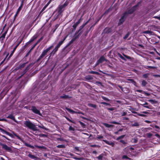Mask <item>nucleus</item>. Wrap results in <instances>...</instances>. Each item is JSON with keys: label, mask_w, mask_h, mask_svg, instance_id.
<instances>
[{"label": "nucleus", "mask_w": 160, "mask_h": 160, "mask_svg": "<svg viewBox=\"0 0 160 160\" xmlns=\"http://www.w3.org/2000/svg\"><path fill=\"white\" fill-rule=\"evenodd\" d=\"M24 123L27 127L33 131H35L37 130V128L36 127V125L29 121H26L24 122Z\"/></svg>", "instance_id": "1"}, {"label": "nucleus", "mask_w": 160, "mask_h": 160, "mask_svg": "<svg viewBox=\"0 0 160 160\" xmlns=\"http://www.w3.org/2000/svg\"><path fill=\"white\" fill-rule=\"evenodd\" d=\"M67 36L65 37L62 40L59 42L56 46L55 48L53 50L52 52L51 53V54L53 53V54H55V53L57 51L58 48L63 43L64 40L67 38Z\"/></svg>", "instance_id": "2"}, {"label": "nucleus", "mask_w": 160, "mask_h": 160, "mask_svg": "<svg viewBox=\"0 0 160 160\" xmlns=\"http://www.w3.org/2000/svg\"><path fill=\"white\" fill-rule=\"evenodd\" d=\"M53 47V46H51L50 47L47 48L46 49L44 50L43 51L42 54L40 56L39 59H40L43 58L45 56V55Z\"/></svg>", "instance_id": "3"}, {"label": "nucleus", "mask_w": 160, "mask_h": 160, "mask_svg": "<svg viewBox=\"0 0 160 160\" xmlns=\"http://www.w3.org/2000/svg\"><path fill=\"white\" fill-rule=\"evenodd\" d=\"M127 17V13H124L123 15L121 18L119 20L118 24L119 25L122 24L125 21L126 18Z\"/></svg>", "instance_id": "4"}, {"label": "nucleus", "mask_w": 160, "mask_h": 160, "mask_svg": "<svg viewBox=\"0 0 160 160\" xmlns=\"http://www.w3.org/2000/svg\"><path fill=\"white\" fill-rule=\"evenodd\" d=\"M138 6V5H136L129 9L127 11L125 12V13H127V16L129 14H131L133 13L136 10Z\"/></svg>", "instance_id": "5"}, {"label": "nucleus", "mask_w": 160, "mask_h": 160, "mask_svg": "<svg viewBox=\"0 0 160 160\" xmlns=\"http://www.w3.org/2000/svg\"><path fill=\"white\" fill-rule=\"evenodd\" d=\"M133 151V147H128L126 148L124 150V151L127 154H130L132 155Z\"/></svg>", "instance_id": "6"}, {"label": "nucleus", "mask_w": 160, "mask_h": 160, "mask_svg": "<svg viewBox=\"0 0 160 160\" xmlns=\"http://www.w3.org/2000/svg\"><path fill=\"white\" fill-rule=\"evenodd\" d=\"M0 145L2 147V148L5 150L10 151L11 150V148L10 147H8L7 145L3 144L2 143H0Z\"/></svg>", "instance_id": "7"}, {"label": "nucleus", "mask_w": 160, "mask_h": 160, "mask_svg": "<svg viewBox=\"0 0 160 160\" xmlns=\"http://www.w3.org/2000/svg\"><path fill=\"white\" fill-rule=\"evenodd\" d=\"M30 110H31L33 112L36 114H40V111L38 110L34 106H32V108Z\"/></svg>", "instance_id": "8"}, {"label": "nucleus", "mask_w": 160, "mask_h": 160, "mask_svg": "<svg viewBox=\"0 0 160 160\" xmlns=\"http://www.w3.org/2000/svg\"><path fill=\"white\" fill-rule=\"evenodd\" d=\"M140 149H139V150L137 149L136 148L133 147V151H132V155L135 156L136 155L138 152V151L140 150Z\"/></svg>", "instance_id": "9"}, {"label": "nucleus", "mask_w": 160, "mask_h": 160, "mask_svg": "<svg viewBox=\"0 0 160 160\" xmlns=\"http://www.w3.org/2000/svg\"><path fill=\"white\" fill-rule=\"evenodd\" d=\"M104 32L105 33H108L112 31V29L111 28H106L104 30Z\"/></svg>", "instance_id": "10"}, {"label": "nucleus", "mask_w": 160, "mask_h": 160, "mask_svg": "<svg viewBox=\"0 0 160 160\" xmlns=\"http://www.w3.org/2000/svg\"><path fill=\"white\" fill-rule=\"evenodd\" d=\"M104 60H105V58L103 56H102L98 60L97 62V63L96 64V66L98 64H99V63L102 62H103Z\"/></svg>", "instance_id": "11"}, {"label": "nucleus", "mask_w": 160, "mask_h": 160, "mask_svg": "<svg viewBox=\"0 0 160 160\" xmlns=\"http://www.w3.org/2000/svg\"><path fill=\"white\" fill-rule=\"evenodd\" d=\"M103 141L106 143L108 145H111L112 147H113L114 146V143L113 142H112L109 141H108L107 140H103Z\"/></svg>", "instance_id": "12"}, {"label": "nucleus", "mask_w": 160, "mask_h": 160, "mask_svg": "<svg viewBox=\"0 0 160 160\" xmlns=\"http://www.w3.org/2000/svg\"><path fill=\"white\" fill-rule=\"evenodd\" d=\"M140 125V124L139 123L136 122V121H134L132 122V127H138Z\"/></svg>", "instance_id": "13"}, {"label": "nucleus", "mask_w": 160, "mask_h": 160, "mask_svg": "<svg viewBox=\"0 0 160 160\" xmlns=\"http://www.w3.org/2000/svg\"><path fill=\"white\" fill-rule=\"evenodd\" d=\"M22 3H23V2H22L21 5H20V6L18 8V10L17 11V12H16V13L15 14V17H16L17 16L18 14V13H19V12L21 10V8H22Z\"/></svg>", "instance_id": "14"}, {"label": "nucleus", "mask_w": 160, "mask_h": 160, "mask_svg": "<svg viewBox=\"0 0 160 160\" xmlns=\"http://www.w3.org/2000/svg\"><path fill=\"white\" fill-rule=\"evenodd\" d=\"M20 42H19L15 47L13 49V51H12V52H11V53L10 54V55H9V57H11L12 55L13 54L15 51L16 49L17 48L18 46L20 44Z\"/></svg>", "instance_id": "15"}, {"label": "nucleus", "mask_w": 160, "mask_h": 160, "mask_svg": "<svg viewBox=\"0 0 160 160\" xmlns=\"http://www.w3.org/2000/svg\"><path fill=\"white\" fill-rule=\"evenodd\" d=\"M85 78L86 81H89L90 80H92L93 78L92 76L89 75L86 76Z\"/></svg>", "instance_id": "16"}, {"label": "nucleus", "mask_w": 160, "mask_h": 160, "mask_svg": "<svg viewBox=\"0 0 160 160\" xmlns=\"http://www.w3.org/2000/svg\"><path fill=\"white\" fill-rule=\"evenodd\" d=\"M37 38V35H34L30 40V41L28 42L30 43L33 41H34Z\"/></svg>", "instance_id": "17"}, {"label": "nucleus", "mask_w": 160, "mask_h": 160, "mask_svg": "<svg viewBox=\"0 0 160 160\" xmlns=\"http://www.w3.org/2000/svg\"><path fill=\"white\" fill-rule=\"evenodd\" d=\"M1 130L2 132H3L5 133V134H6L10 136L11 137L12 136V135L11 133L6 131L5 130H4L2 129H1Z\"/></svg>", "instance_id": "18"}, {"label": "nucleus", "mask_w": 160, "mask_h": 160, "mask_svg": "<svg viewBox=\"0 0 160 160\" xmlns=\"http://www.w3.org/2000/svg\"><path fill=\"white\" fill-rule=\"evenodd\" d=\"M7 33V31H6L4 33H3L1 36L0 37V39H2V40H3V39L5 38L6 35Z\"/></svg>", "instance_id": "19"}, {"label": "nucleus", "mask_w": 160, "mask_h": 160, "mask_svg": "<svg viewBox=\"0 0 160 160\" xmlns=\"http://www.w3.org/2000/svg\"><path fill=\"white\" fill-rule=\"evenodd\" d=\"M103 125L106 127L107 128H110L111 127H113V125L111 124H109L107 123H103Z\"/></svg>", "instance_id": "20"}, {"label": "nucleus", "mask_w": 160, "mask_h": 160, "mask_svg": "<svg viewBox=\"0 0 160 160\" xmlns=\"http://www.w3.org/2000/svg\"><path fill=\"white\" fill-rule=\"evenodd\" d=\"M7 118H10L14 121H16L14 116L12 115H10L7 117Z\"/></svg>", "instance_id": "21"}, {"label": "nucleus", "mask_w": 160, "mask_h": 160, "mask_svg": "<svg viewBox=\"0 0 160 160\" xmlns=\"http://www.w3.org/2000/svg\"><path fill=\"white\" fill-rule=\"evenodd\" d=\"M82 20L81 18H80L78 21L76 22L73 25V27L75 28L77 25L80 22L81 20Z\"/></svg>", "instance_id": "22"}, {"label": "nucleus", "mask_w": 160, "mask_h": 160, "mask_svg": "<svg viewBox=\"0 0 160 160\" xmlns=\"http://www.w3.org/2000/svg\"><path fill=\"white\" fill-rule=\"evenodd\" d=\"M64 7V6H63V5H62L59 7L58 10V12L59 13H61L62 12V9Z\"/></svg>", "instance_id": "23"}, {"label": "nucleus", "mask_w": 160, "mask_h": 160, "mask_svg": "<svg viewBox=\"0 0 160 160\" xmlns=\"http://www.w3.org/2000/svg\"><path fill=\"white\" fill-rule=\"evenodd\" d=\"M28 156L30 158H31V159H33L34 160V159L35 158L36 156H34L33 155H32L30 153H29L28 155Z\"/></svg>", "instance_id": "24"}, {"label": "nucleus", "mask_w": 160, "mask_h": 160, "mask_svg": "<svg viewBox=\"0 0 160 160\" xmlns=\"http://www.w3.org/2000/svg\"><path fill=\"white\" fill-rule=\"evenodd\" d=\"M148 101L150 102L152 104L157 103V101L154 99H150Z\"/></svg>", "instance_id": "25"}, {"label": "nucleus", "mask_w": 160, "mask_h": 160, "mask_svg": "<svg viewBox=\"0 0 160 160\" xmlns=\"http://www.w3.org/2000/svg\"><path fill=\"white\" fill-rule=\"evenodd\" d=\"M66 109L69 112H70L71 113H74L76 112L75 111L73 110H72L71 109H70L67 108H66Z\"/></svg>", "instance_id": "26"}, {"label": "nucleus", "mask_w": 160, "mask_h": 160, "mask_svg": "<svg viewBox=\"0 0 160 160\" xmlns=\"http://www.w3.org/2000/svg\"><path fill=\"white\" fill-rule=\"evenodd\" d=\"M147 84V82L145 80H143L142 81V84L143 86H145Z\"/></svg>", "instance_id": "27"}, {"label": "nucleus", "mask_w": 160, "mask_h": 160, "mask_svg": "<svg viewBox=\"0 0 160 160\" xmlns=\"http://www.w3.org/2000/svg\"><path fill=\"white\" fill-rule=\"evenodd\" d=\"M102 99H103L104 100L106 101H110V100L108 99V98H107L104 97V96H102Z\"/></svg>", "instance_id": "28"}, {"label": "nucleus", "mask_w": 160, "mask_h": 160, "mask_svg": "<svg viewBox=\"0 0 160 160\" xmlns=\"http://www.w3.org/2000/svg\"><path fill=\"white\" fill-rule=\"evenodd\" d=\"M88 105H89V106L91 107H92V108H96V105L95 104H88Z\"/></svg>", "instance_id": "29"}, {"label": "nucleus", "mask_w": 160, "mask_h": 160, "mask_svg": "<svg viewBox=\"0 0 160 160\" xmlns=\"http://www.w3.org/2000/svg\"><path fill=\"white\" fill-rule=\"evenodd\" d=\"M146 135L148 138H150L152 136V134L151 133H148Z\"/></svg>", "instance_id": "30"}, {"label": "nucleus", "mask_w": 160, "mask_h": 160, "mask_svg": "<svg viewBox=\"0 0 160 160\" xmlns=\"http://www.w3.org/2000/svg\"><path fill=\"white\" fill-rule=\"evenodd\" d=\"M147 68H146L147 69L150 68V69H155L156 68V67L154 66H147Z\"/></svg>", "instance_id": "31"}, {"label": "nucleus", "mask_w": 160, "mask_h": 160, "mask_svg": "<svg viewBox=\"0 0 160 160\" xmlns=\"http://www.w3.org/2000/svg\"><path fill=\"white\" fill-rule=\"evenodd\" d=\"M107 109L108 110L112 111L115 110V108H107Z\"/></svg>", "instance_id": "32"}, {"label": "nucleus", "mask_w": 160, "mask_h": 160, "mask_svg": "<svg viewBox=\"0 0 160 160\" xmlns=\"http://www.w3.org/2000/svg\"><path fill=\"white\" fill-rule=\"evenodd\" d=\"M57 147L59 148H63L65 147V146L63 145H59L57 146Z\"/></svg>", "instance_id": "33"}, {"label": "nucleus", "mask_w": 160, "mask_h": 160, "mask_svg": "<svg viewBox=\"0 0 160 160\" xmlns=\"http://www.w3.org/2000/svg\"><path fill=\"white\" fill-rule=\"evenodd\" d=\"M30 68V65L27 66L26 68L25 69V70L24 71V73H26V72Z\"/></svg>", "instance_id": "34"}, {"label": "nucleus", "mask_w": 160, "mask_h": 160, "mask_svg": "<svg viewBox=\"0 0 160 160\" xmlns=\"http://www.w3.org/2000/svg\"><path fill=\"white\" fill-rule=\"evenodd\" d=\"M90 73L92 74H99V73L98 72H96V71H91L90 72Z\"/></svg>", "instance_id": "35"}, {"label": "nucleus", "mask_w": 160, "mask_h": 160, "mask_svg": "<svg viewBox=\"0 0 160 160\" xmlns=\"http://www.w3.org/2000/svg\"><path fill=\"white\" fill-rule=\"evenodd\" d=\"M110 123L112 124H115L119 125L120 124V123L119 122L115 121L111 122H110Z\"/></svg>", "instance_id": "36"}, {"label": "nucleus", "mask_w": 160, "mask_h": 160, "mask_svg": "<svg viewBox=\"0 0 160 160\" xmlns=\"http://www.w3.org/2000/svg\"><path fill=\"white\" fill-rule=\"evenodd\" d=\"M103 156L101 154L99 156H98L97 158L99 160H101L102 159Z\"/></svg>", "instance_id": "37"}, {"label": "nucleus", "mask_w": 160, "mask_h": 160, "mask_svg": "<svg viewBox=\"0 0 160 160\" xmlns=\"http://www.w3.org/2000/svg\"><path fill=\"white\" fill-rule=\"evenodd\" d=\"M101 104H104V105H108V106H111V105H110V103H107V102H101Z\"/></svg>", "instance_id": "38"}, {"label": "nucleus", "mask_w": 160, "mask_h": 160, "mask_svg": "<svg viewBox=\"0 0 160 160\" xmlns=\"http://www.w3.org/2000/svg\"><path fill=\"white\" fill-rule=\"evenodd\" d=\"M26 63H24L22 64H21L20 65V68H21L24 67L25 66L26 64Z\"/></svg>", "instance_id": "39"}, {"label": "nucleus", "mask_w": 160, "mask_h": 160, "mask_svg": "<svg viewBox=\"0 0 160 160\" xmlns=\"http://www.w3.org/2000/svg\"><path fill=\"white\" fill-rule=\"evenodd\" d=\"M69 130L70 131H74L75 130V129L73 127L71 126H70L69 128Z\"/></svg>", "instance_id": "40"}, {"label": "nucleus", "mask_w": 160, "mask_h": 160, "mask_svg": "<svg viewBox=\"0 0 160 160\" xmlns=\"http://www.w3.org/2000/svg\"><path fill=\"white\" fill-rule=\"evenodd\" d=\"M122 158L123 159H130L126 155H123Z\"/></svg>", "instance_id": "41"}, {"label": "nucleus", "mask_w": 160, "mask_h": 160, "mask_svg": "<svg viewBox=\"0 0 160 160\" xmlns=\"http://www.w3.org/2000/svg\"><path fill=\"white\" fill-rule=\"evenodd\" d=\"M129 35V33H127L125 36L123 37V38L124 39H126L127 38H128V37Z\"/></svg>", "instance_id": "42"}, {"label": "nucleus", "mask_w": 160, "mask_h": 160, "mask_svg": "<svg viewBox=\"0 0 160 160\" xmlns=\"http://www.w3.org/2000/svg\"><path fill=\"white\" fill-rule=\"evenodd\" d=\"M85 26L84 24L81 26L79 28V31H81L84 27Z\"/></svg>", "instance_id": "43"}, {"label": "nucleus", "mask_w": 160, "mask_h": 160, "mask_svg": "<svg viewBox=\"0 0 160 160\" xmlns=\"http://www.w3.org/2000/svg\"><path fill=\"white\" fill-rule=\"evenodd\" d=\"M103 138V137L101 135V136H98V137H97V139H101Z\"/></svg>", "instance_id": "44"}, {"label": "nucleus", "mask_w": 160, "mask_h": 160, "mask_svg": "<svg viewBox=\"0 0 160 160\" xmlns=\"http://www.w3.org/2000/svg\"><path fill=\"white\" fill-rule=\"evenodd\" d=\"M91 146L92 147H99L100 146L98 145H91Z\"/></svg>", "instance_id": "45"}, {"label": "nucleus", "mask_w": 160, "mask_h": 160, "mask_svg": "<svg viewBox=\"0 0 160 160\" xmlns=\"http://www.w3.org/2000/svg\"><path fill=\"white\" fill-rule=\"evenodd\" d=\"M148 76V74H143V77L144 78H147Z\"/></svg>", "instance_id": "46"}, {"label": "nucleus", "mask_w": 160, "mask_h": 160, "mask_svg": "<svg viewBox=\"0 0 160 160\" xmlns=\"http://www.w3.org/2000/svg\"><path fill=\"white\" fill-rule=\"evenodd\" d=\"M35 147L36 148H43V147L41 146H38V145H36V146H35Z\"/></svg>", "instance_id": "47"}, {"label": "nucleus", "mask_w": 160, "mask_h": 160, "mask_svg": "<svg viewBox=\"0 0 160 160\" xmlns=\"http://www.w3.org/2000/svg\"><path fill=\"white\" fill-rule=\"evenodd\" d=\"M57 140L58 141H64V139L63 138H57Z\"/></svg>", "instance_id": "48"}, {"label": "nucleus", "mask_w": 160, "mask_h": 160, "mask_svg": "<svg viewBox=\"0 0 160 160\" xmlns=\"http://www.w3.org/2000/svg\"><path fill=\"white\" fill-rule=\"evenodd\" d=\"M68 97V96L67 95H63L61 96V98H67Z\"/></svg>", "instance_id": "49"}, {"label": "nucleus", "mask_w": 160, "mask_h": 160, "mask_svg": "<svg viewBox=\"0 0 160 160\" xmlns=\"http://www.w3.org/2000/svg\"><path fill=\"white\" fill-rule=\"evenodd\" d=\"M119 56L122 59L125 60L124 58L121 54H119Z\"/></svg>", "instance_id": "50"}, {"label": "nucleus", "mask_w": 160, "mask_h": 160, "mask_svg": "<svg viewBox=\"0 0 160 160\" xmlns=\"http://www.w3.org/2000/svg\"><path fill=\"white\" fill-rule=\"evenodd\" d=\"M144 93L147 96H149L150 95V94L149 93L146 92H144Z\"/></svg>", "instance_id": "51"}, {"label": "nucleus", "mask_w": 160, "mask_h": 160, "mask_svg": "<svg viewBox=\"0 0 160 160\" xmlns=\"http://www.w3.org/2000/svg\"><path fill=\"white\" fill-rule=\"evenodd\" d=\"M138 115L139 116H142V117H144L145 116V115H144L143 114H140V113H138Z\"/></svg>", "instance_id": "52"}, {"label": "nucleus", "mask_w": 160, "mask_h": 160, "mask_svg": "<svg viewBox=\"0 0 160 160\" xmlns=\"http://www.w3.org/2000/svg\"><path fill=\"white\" fill-rule=\"evenodd\" d=\"M79 123H80V125L82 126H84V123L83 122H81V121H79Z\"/></svg>", "instance_id": "53"}, {"label": "nucleus", "mask_w": 160, "mask_h": 160, "mask_svg": "<svg viewBox=\"0 0 160 160\" xmlns=\"http://www.w3.org/2000/svg\"><path fill=\"white\" fill-rule=\"evenodd\" d=\"M34 160H41V159L38 157H36Z\"/></svg>", "instance_id": "54"}, {"label": "nucleus", "mask_w": 160, "mask_h": 160, "mask_svg": "<svg viewBox=\"0 0 160 160\" xmlns=\"http://www.w3.org/2000/svg\"><path fill=\"white\" fill-rule=\"evenodd\" d=\"M25 145L27 147H29L30 146V144L27 143H24Z\"/></svg>", "instance_id": "55"}, {"label": "nucleus", "mask_w": 160, "mask_h": 160, "mask_svg": "<svg viewBox=\"0 0 160 160\" xmlns=\"http://www.w3.org/2000/svg\"><path fill=\"white\" fill-rule=\"evenodd\" d=\"M43 38L42 37H41L38 41L37 42H38V43L39 42H40L41 41Z\"/></svg>", "instance_id": "56"}, {"label": "nucleus", "mask_w": 160, "mask_h": 160, "mask_svg": "<svg viewBox=\"0 0 160 160\" xmlns=\"http://www.w3.org/2000/svg\"><path fill=\"white\" fill-rule=\"evenodd\" d=\"M151 32V31H146L144 32V33L149 34V33L150 32Z\"/></svg>", "instance_id": "57"}, {"label": "nucleus", "mask_w": 160, "mask_h": 160, "mask_svg": "<svg viewBox=\"0 0 160 160\" xmlns=\"http://www.w3.org/2000/svg\"><path fill=\"white\" fill-rule=\"evenodd\" d=\"M90 19H89L87 22H86L84 24H83L85 26L88 23V22H89V21Z\"/></svg>", "instance_id": "58"}, {"label": "nucleus", "mask_w": 160, "mask_h": 160, "mask_svg": "<svg viewBox=\"0 0 160 160\" xmlns=\"http://www.w3.org/2000/svg\"><path fill=\"white\" fill-rule=\"evenodd\" d=\"M75 159L77 160H82V159L81 158H76Z\"/></svg>", "instance_id": "59"}, {"label": "nucleus", "mask_w": 160, "mask_h": 160, "mask_svg": "<svg viewBox=\"0 0 160 160\" xmlns=\"http://www.w3.org/2000/svg\"><path fill=\"white\" fill-rule=\"evenodd\" d=\"M127 113L125 112H123V113L122 114V116H124L126 115Z\"/></svg>", "instance_id": "60"}, {"label": "nucleus", "mask_w": 160, "mask_h": 160, "mask_svg": "<svg viewBox=\"0 0 160 160\" xmlns=\"http://www.w3.org/2000/svg\"><path fill=\"white\" fill-rule=\"evenodd\" d=\"M68 5V3L66 2L63 5V6H64V7L67 6Z\"/></svg>", "instance_id": "61"}, {"label": "nucleus", "mask_w": 160, "mask_h": 160, "mask_svg": "<svg viewBox=\"0 0 160 160\" xmlns=\"http://www.w3.org/2000/svg\"><path fill=\"white\" fill-rule=\"evenodd\" d=\"M67 118V119L68 121H69V122H72V123H74V122L73 121H71V120H70L68 118Z\"/></svg>", "instance_id": "62"}, {"label": "nucleus", "mask_w": 160, "mask_h": 160, "mask_svg": "<svg viewBox=\"0 0 160 160\" xmlns=\"http://www.w3.org/2000/svg\"><path fill=\"white\" fill-rule=\"evenodd\" d=\"M118 87L121 89L122 91H123V88L119 85H118Z\"/></svg>", "instance_id": "63"}, {"label": "nucleus", "mask_w": 160, "mask_h": 160, "mask_svg": "<svg viewBox=\"0 0 160 160\" xmlns=\"http://www.w3.org/2000/svg\"><path fill=\"white\" fill-rule=\"evenodd\" d=\"M154 127L155 128H157V129H160V128H159V127L158 126H157V125H155L154 126Z\"/></svg>", "instance_id": "64"}]
</instances>
